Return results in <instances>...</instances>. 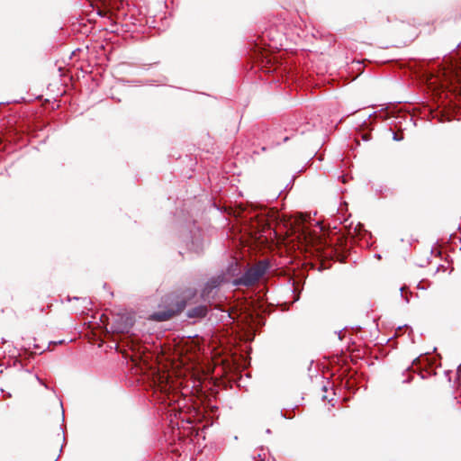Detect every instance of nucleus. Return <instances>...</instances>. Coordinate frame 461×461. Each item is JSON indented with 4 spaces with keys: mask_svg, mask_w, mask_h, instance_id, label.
Masks as SVG:
<instances>
[{
    "mask_svg": "<svg viewBox=\"0 0 461 461\" xmlns=\"http://www.w3.org/2000/svg\"><path fill=\"white\" fill-rule=\"evenodd\" d=\"M222 282V277L213 276L210 278L203 285L201 291V299L208 304H211L215 299L218 289Z\"/></svg>",
    "mask_w": 461,
    "mask_h": 461,
    "instance_id": "3",
    "label": "nucleus"
},
{
    "mask_svg": "<svg viewBox=\"0 0 461 461\" xmlns=\"http://www.w3.org/2000/svg\"><path fill=\"white\" fill-rule=\"evenodd\" d=\"M342 182L346 183V176H342Z\"/></svg>",
    "mask_w": 461,
    "mask_h": 461,
    "instance_id": "10",
    "label": "nucleus"
},
{
    "mask_svg": "<svg viewBox=\"0 0 461 461\" xmlns=\"http://www.w3.org/2000/svg\"><path fill=\"white\" fill-rule=\"evenodd\" d=\"M266 433H267V434H271V429H267L266 430Z\"/></svg>",
    "mask_w": 461,
    "mask_h": 461,
    "instance_id": "9",
    "label": "nucleus"
},
{
    "mask_svg": "<svg viewBox=\"0 0 461 461\" xmlns=\"http://www.w3.org/2000/svg\"><path fill=\"white\" fill-rule=\"evenodd\" d=\"M187 248L190 251L194 253H200L203 251L204 248V242L201 238L200 234H194L192 237V240L190 243H187Z\"/></svg>",
    "mask_w": 461,
    "mask_h": 461,
    "instance_id": "6",
    "label": "nucleus"
},
{
    "mask_svg": "<svg viewBox=\"0 0 461 461\" xmlns=\"http://www.w3.org/2000/svg\"><path fill=\"white\" fill-rule=\"evenodd\" d=\"M405 302H406L407 303H409V302H410L409 297H407V296L405 297Z\"/></svg>",
    "mask_w": 461,
    "mask_h": 461,
    "instance_id": "11",
    "label": "nucleus"
},
{
    "mask_svg": "<svg viewBox=\"0 0 461 461\" xmlns=\"http://www.w3.org/2000/svg\"><path fill=\"white\" fill-rule=\"evenodd\" d=\"M194 288H185L180 294H169L163 300V306L153 312L150 319L156 321H165L180 313L186 306L188 301L196 296Z\"/></svg>",
    "mask_w": 461,
    "mask_h": 461,
    "instance_id": "1",
    "label": "nucleus"
},
{
    "mask_svg": "<svg viewBox=\"0 0 461 461\" xmlns=\"http://www.w3.org/2000/svg\"><path fill=\"white\" fill-rule=\"evenodd\" d=\"M134 324V319L128 314L117 315L111 323V330L116 333H128Z\"/></svg>",
    "mask_w": 461,
    "mask_h": 461,
    "instance_id": "4",
    "label": "nucleus"
},
{
    "mask_svg": "<svg viewBox=\"0 0 461 461\" xmlns=\"http://www.w3.org/2000/svg\"><path fill=\"white\" fill-rule=\"evenodd\" d=\"M403 138L402 136H399L397 133L393 132V140H396V141H400L402 140Z\"/></svg>",
    "mask_w": 461,
    "mask_h": 461,
    "instance_id": "7",
    "label": "nucleus"
},
{
    "mask_svg": "<svg viewBox=\"0 0 461 461\" xmlns=\"http://www.w3.org/2000/svg\"><path fill=\"white\" fill-rule=\"evenodd\" d=\"M403 289H404L403 287H402V288L400 289L402 294V292H403Z\"/></svg>",
    "mask_w": 461,
    "mask_h": 461,
    "instance_id": "13",
    "label": "nucleus"
},
{
    "mask_svg": "<svg viewBox=\"0 0 461 461\" xmlns=\"http://www.w3.org/2000/svg\"><path fill=\"white\" fill-rule=\"evenodd\" d=\"M268 267L269 263L267 260H261L248 268L240 277L235 278L232 284L235 286H251L265 275Z\"/></svg>",
    "mask_w": 461,
    "mask_h": 461,
    "instance_id": "2",
    "label": "nucleus"
},
{
    "mask_svg": "<svg viewBox=\"0 0 461 461\" xmlns=\"http://www.w3.org/2000/svg\"><path fill=\"white\" fill-rule=\"evenodd\" d=\"M5 397H7V398H11V397H12V394H11L10 393H7L5 394Z\"/></svg>",
    "mask_w": 461,
    "mask_h": 461,
    "instance_id": "8",
    "label": "nucleus"
},
{
    "mask_svg": "<svg viewBox=\"0 0 461 461\" xmlns=\"http://www.w3.org/2000/svg\"><path fill=\"white\" fill-rule=\"evenodd\" d=\"M208 313V307L206 304H201L194 308L189 309L186 312V316L190 319H202L204 318Z\"/></svg>",
    "mask_w": 461,
    "mask_h": 461,
    "instance_id": "5",
    "label": "nucleus"
},
{
    "mask_svg": "<svg viewBox=\"0 0 461 461\" xmlns=\"http://www.w3.org/2000/svg\"><path fill=\"white\" fill-rule=\"evenodd\" d=\"M288 139H289L288 137L284 138V142L287 141Z\"/></svg>",
    "mask_w": 461,
    "mask_h": 461,
    "instance_id": "12",
    "label": "nucleus"
}]
</instances>
